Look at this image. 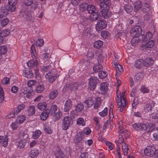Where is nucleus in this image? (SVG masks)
<instances>
[{"mask_svg": "<svg viewBox=\"0 0 158 158\" xmlns=\"http://www.w3.org/2000/svg\"><path fill=\"white\" fill-rule=\"evenodd\" d=\"M119 85H118L116 87V96L115 98L116 101L118 103V108L120 112H122L126 108L127 104V101L125 99L126 95L125 92H122L121 93L120 92H118Z\"/></svg>", "mask_w": 158, "mask_h": 158, "instance_id": "obj_1", "label": "nucleus"}, {"mask_svg": "<svg viewBox=\"0 0 158 158\" xmlns=\"http://www.w3.org/2000/svg\"><path fill=\"white\" fill-rule=\"evenodd\" d=\"M118 124L119 125V132L122 134L119 135L118 142L121 145L123 143H125L124 141L123 136H124V138L127 139L129 136L130 133L126 128L122 126V122L121 121H119Z\"/></svg>", "mask_w": 158, "mask_h": 158, "instance_id": "obj_2", "label": "nucleus"}, {"mask_svg": "<svg viewBox=\"0 0 158 158\" xmlns=\"http://www.w3.org/2000/svg\"><path fill=\"white\" fill-rule=\"evenodd\" d=\"M31 56L33 59L31 60L27 63V64L28 67L31 68L36 67L37 68L38 62L36 60V56L37 54L36 52L35 46L34 45H32L31 47Z\"/></svg>", "mask_w": 158, "mask_h": 158, "instance_id": "obj_3", "label": "nucleus"}, {"mask_svg": "<svg viewBox=\"0 0 158 158\" xmlns=\"http://www.w3.org/2000/svg\"><path fill=\"white\" fill-rule=\"evenodd\" d=\"M142 30L139 26H136L133 27L131 30V34L132 36L140 37L142 34Z\"/></svg>", "mask_w": 158, "mask_h": 158, "instance_id": "obj_4", "label": "nucleus"}, {"mask_svg": "<svg viewBox=\"0 0 158 158\" xmlns=\"http://www.w3.org/2000/svg\"><path fill=\"white\" fill-rule=\"evenodd\" d=\"M156 150L153 146H148L144 150V154L148 156L152 157L156 153Z\"/></svg>", "mask_w": 158, "mask_h": 158, "instance_id": "obj_5", "label": "nucleus"}, {"mask_svg": "<svg viewBox=\"0 0 158 158\" xmlns=\"http://www.w3.org/2000/svg\"><path fill=\"white\" fill-rule=\"evenodd\" d=\"M72 120L69 116H65L62 120V127L63 129L66 130L72 124Z\"/></svg>", "mask_w": 158, "mask_h": 158, "instance_id": "obj_6", "label": "nucleus"}, {"mask_svg": "<svg viewBox=\"0 0 158 158\" xmlns=\"http://www.w3.org/2000/svg\"><path fill=\"white\" fill-rule=\"evenodd\" d=\"M57 76L56 73L52 70H51V72L49 71L45 75L46 78L48 80L50 83L53 82L56 78Z\"/></svg>", "mask_w": 158, "mask_h": 158, "instance_id": "obj_7", "label": "nucleus"}, {"mask_svg": "<svg viewBox=\"0 0 158 158\" xmlns=\"http://www.w3.org/2000/svg\"><path fill=\"white\" fill-rule=\"evenodd\" d=\"M132 127L137 130H145L147 129L148 125L143 123H139L133 124L132 125Z\"/></svg>", "mask_w": 158, "mask_h": 158, "instance_id": "obj_8", "label": "nucleus"}, {"mask_svg": "<svg viewBox=\"0 0 158 158\" xmlns=\"http://www.w3.org/2000/svg\"><path fill=\"white\" fill-rule=\"evenodd\" d=\"M155 45V42L153 40H150L145 44H142L140 45L142 50L147 49V48H152Z\"/></svg>", "mask_w": 158, "mask_h": 158, "instance_id": "obj_9", "label": "nucleus"}, {"mask_svg": "<svg viewBox=\"0 0 158 158\" xmlns=\"http://www.w3.org/2000/svg\"><path fill=\"white\" fill-rule=\"evenodd\" d=\"M107 23L103 19L99 20L96 25V28L97 31L102 30L106 27Z\"/></svg>", "mask_w": 158, "mask_h": 158, "instance_id": "obj_10", "label": "nucleus"}, {"mask_svg": "<svg viewBox=\"0 0 158 158\" xmlns=\"http://www.w3.org/2000/svg\"><path fill=\"white\" fill-rule=\"evenodd\" d=\"M98 81V80L96 77H92L90 78L89 85L90 90H93L95 89L96 87V84Z\"/></svg>", "mask_w": 158, "mask_h": 158, "instance_id": "obj_11", "label": "nucleus"}, {"mask_svg": "<svg viewBox=\"0 0 158 158\" xmlns=\"http://www.w3.org/2000/svg\"><path fill=\"white\" fill-rule=\"evenodd\" d=\"M8 3L9 6L8 9L9 11L13 12L16 10L15 5L17 3V0H8Z\"/></svg>", "mask_w": 158, "mask_h": 158, "instance_id": "obj_12", "label": "nucleus"}, {"mask_svg": "<svg viewBox=\"0 0 158 158\" xmlns=\"http://www.w3.org/2000/svg\"><path fill=\"white\" fill-rule=\"evenodd\" d=\"M155 103L153 102L146 104L144 107V110L146 111L150 112L152 113V110L154 109Z\"/></svg>", "mask_w": 158, "mask_h": 158, "instance_id": "obj_13", "label": "nucleus"}, {"mask_svg": "<svg viewBox=\"0 0 158 158\" xmlns=\"http://www.w3.org/2000/svg\"><path fill=\"white\" fill-rule=\"evenodd\" d=\"M143 64L145 67L151 66L154 64V60L151 57H148L143 60Z\"/></svg>", "mask_w": 158, "mask_h": 158, "instance_id": "obj_14", "label": "nucleus"}, {"mask_svg": "<svg viewBox=\"0 0 158 158\" xmlns=\"http://www.w3.org/2000/svg\"><path fill=\"white\" fill-rule=\"evenodd\" d=\"M122 154L124 156L128 155L129 151L128 145L126 143H123L121 145Z\"/></svg>", "mask_w": 158, "mask_h": 158, "instance_id": "obj_15", "label": "nucleus"}, {"mask_svg": "<svg viewBox=\"0 0 158 158\" xmlns=\"http://www.w3.org/2000/svg\"><path fill=\"white\" fill-rule=\"evenodd\" d=\"M23 75L26 77L31 78L33 76L32 70L29 68H25L23 70Z\"/></svg>", "mask_w": 158, "mask_h": 158, "instance_id": "obj_16", "label": "nucleus"}, {"mask_svg": "<svg viewBox=\"0 0 158 158\" xmlns=\"http://www.w3.org/2000/svg\"><path fill=\"white\" fill-rule=\"evenodd\" d=\"M108 83L106 82H104L100 85V89L101 93L102 94H105L107 92L108 90Z\"/></svg>", "mask_w": 158, "mask_h": 158, "instance_id": "obj_17", "label": "nucleus"}, {"mask_svg": "<svg viewBox=\"0 0 158 158\" xmlns=\"http://www.w3.org/2000/svg\"><path fill=\"white\" fill-rule=\"evenodd\" d=\"M83 132H78L75 137L74 138V141L76 143H80L83 139Z\"/></svg>", "mask_w": 158, "mask_h": 158, "instance_id": "obj_18", "label": "nucleus"}, {"mask_svg": "<svg viewBox=\"0 0 158 158\" xmlns=\"http://www.w3.org/2000/svg\"><path fill=\"white\" fill-rule=\"evenodd\" d=\"M72 101L70 99H67L64 105V110L65 112H67L72 107Z\"/></svg>", "mask_w": 158, "mask_h": 158, "instance_id": "obj_19", "label": "nucleus"}, {"mask_svg": "<svg viewBox=\"0 0 158 158\" xmlns=\"http://www.w3.org/2000/svg\"><path fill=\"white\" fill-rule=\"evenodd\" d=\"M50 112V110L49 109H46L42 111L40 115V118L42 120H45L48 116Z\"/></svg>", "mask_w": 158, "mask_h": 158, "instance_id": "obj_20", "label": "nucleus"}, {"mask_svg": "<svg viewBox=\"0 0 158 158\" xmlns=\"http://www.w3.org/2000/svg\"><path fill=\"white\" fill-rule=\"evenodd\" d=\"M8 139L6 136H0V143H2L3 146L6 147L8 145Z\"/></svg>", "mask_w": 158, "mask_h": 158, "instance_id": "obj_21", "label": "nucleus"}, {"mask_svg": "<svg viewBox=\"0 0 158 158\" xmlns=\"http://www.w3.org/2000/svg\"><path fill=\"white\" fill-rule=\"evenodd\" d=\"M102 17L105 19H107L111 16V12L106 9H103L101 11Z\"/></svg>", "mask_w": 158, "mask_h": 158, "instance_id": "obj_22", "label": "nucleus"}, {"mask_svg": "<svg viewBox=\"0 0 158 158\" xmlns=\"http://www.w3.org/2000/svg\"><path fill=\"white\" fill-rule=\"evenodd\" d=\"M152 36V33L150 32H147L145 35H141L140 36L141 40L143 41H146L150 39Z\"/></svg>", "mask_w": 158, "mask_h": 158, "instance_id": "obj_23", "label": "nucleus"}, {"mask_svg": "<svg viewBox=\"0 0 158 158\" xmlns=\"http://www.w3.org/2000/svg\"><path fill=\"white\" fill-rule=\"evenodd\" d=\"M99 1L100 6L102 8L106 7L110 3V0H99Z\"/></svg>", "mask_w": 158, "mask_h": 158, "instance_id": "obj_24", "label": "nucleus"}, {"mask_svg": "<svg viewBox=\"0 0 158 158\" xmlns=\"http://www.w3.org/2000/svg\"><path fill=\"white\" fill-rule=\"evenodd\" d=\"M113 64L116 69L117 74H120L123 71L122 66L119 64L117 63Z\"/></svg>", "mask_w": 158, "mask_h": 158, "instance_id": "obj_25", "label": "nucleus"}, {"mask_svg": "<svg viewBox=\"0 0 158 158\" xmlns=\"http://www.w3.org/2000/svg\"><path fill=\"white\" fill-rule=\"evenodd\" d=\"M54 154L57 158H64L65 156L64 153H63L59 148L55 151Z\"/></svg>", "mask_w": 158, "mask_h": 158, "instance_id": "obj_26", "label": "nucleus"}, {"mask_svg": "<svg viewBox=\"0 0 158 158\" xmlns=\"http://www.w3.org/2000/svg\"><path fill=\"white\" fill-rule=\"evenodd\" d=\"M35 106L34 105L30 106L27 110V114L30 116H31L35 113Z\"/></svg>", "mask_w": 158, "mask_h": 158, "instance_id": "obj_27", "label": "nucleus"}, {"mask_svg": "<svg viewBox=\"0 0 158 158\" xmlns=\"http://www.w3.org/2000/svg\"><path fill=\"white\" fill-rule=\"evenodd\" d=\"M39 153V151L37 148H34L31 151L29 156L33 158L37 156Z\"/></svg>", "mask_w": 158, "mask_h": 158, "instance_id": "obj_28", "label": "nucleus"}, {"mask_svg": "<svg viewBox=\"0 0 158 158\" xmlns=\"http://www.w3.org/2000/svg\"><path fill=\"white\" fill-rule=\"evenodd\" d=\"M133 38L131 41V44L132 46H135L137 45V44L141 40V38L140 37L133 36Z\"/></svg>", "mask_w": 158, "mask_h": 158, "instance_id": "obj_29", "label": "nucleus"}, {"mask_svg": "<svg viewBox=\"0 0 158 158\" xmlns=\"http://www.w3.org/2000/svg\"><path fill=\"white\" fill-rule=\"evenodd\" d=\"M84 103L86 105L87 108H90L94 104L93 99L91 97L87 99L86 100Z\"/></svg>", "mask_w": 158, "mask_h": 158, "instance_id": "obj_30", "label": "nucleus"}, {"mask_svg": "<svg viewBox=\"0 0 158 158\" xmlns=\"http://www.w3.org/2000/svg\"><path fill=\"white\" fill-rule=\"evenodd\" d=\"M37 106L39 110H42L46 108L47 106V104L46 102H40L38 103Z\"/></svg>", "mask_w": 158, "mask_h": 158, "instance_id": "obj_31", "label": "nucleus"}, {"mask_svg": "<svg viewBox=\"0 0 158 158\" xmlns=\"http://www.w3.org/2000/svg\"><path fill=\"white\" fill-rule=\"evenodd\" d=\"M58 91L57 90H54L52 91L49 94V97L50 99L55 98L58 95Z\"/></svg>", "mask_w": 158, "mask_h": 158, "instance_id": "obj_32", "label": "nucleus"}, {"mask_svg": "<svg viewBox=\"0 0 158 158\" xmlns=\"http://www.w3.org/2000/svg\"><path fill=\"white\" fill-rule=\"evenodd\" d=\"M26 118V117L25 115H19L18 117L16 122L19 124H21L24 122Z\"/></svg>", "mask_w": 158, "mask_h": 158, "instance_id": "obj_33", "label": "nucleus"}, {"mask_svg": "<svg viewBox=\"0 0 158 158\" xmlns=\"http://www.w3.org/2000/svg\"><path fill=\"white\" fill-rule=\"evenodd\" d=\"M102 69V66L101 64H98L94 65L93 67V71L94 72H99Z\"/></svg>", "mask_w": 158, "mask_h": 158, "instance_id": "obj_34", "label": "nucleus"}, {"mask_svg": "<svg viewBox=\"0 0 158 158\" xmlns=\"http://www.w3.org/2000/svg\"><path fill=\"white\" fill-rule=\"evenodd\" d=\"M3 15H0V21H1V24L2 27H4L7 25L9 22V20L7 18L3 19L1 20V19L2 18Z\"/></svg>", "mask_w": 158, "mask_h": 158, "instance_id": "obj_35", "label": "nucleus"}, {"mask_svg": "<svg viewBox=\"0 0 158 158\" xmlns=\"http://www.w3.org/2000/svg\"><path fill=\"white\" fill-rule=\"evenodd\" d=\"M143 60L139 59L135 61L134 63V66L138 69H140L142 66Z\"/></svg>", "mask_w": 158, "mask_h": 158, "instance_id": "obj_36", "label": "nucleus"}, {"mask_svg": "<svg viewBox=\"0 0 158 158\" xmlns=\"http://www.w3.org/2000/svg\"><path fill=\"white\" fill-rule=\"evenodd\" d=\"M103 44V42L102 41L98 40L95 41L93 44L94 47L96 48H100Z\"/></svg>", "mask_w": 158, "mask_h": 158, "instance_id": "obj_37", "label": "nucleus"}, {"mask_svg": "<svg viewBox=\"0 0 158 158\" xmlns=\"http://www.w3.org/2000/svg\"><path fill=\"white\" fill-rule=\"evenodd\" d=\"M134 10L135 11L138 10L141 8V2L138 1L134 3Z\"/></svg>", "mask_w": 158, "mask_h": 158, "instance_id": "obj_38", "label": "nucleus"}, {"mask_svg": "<svg viewBox=\"0 0 158 158\" xmlns=\"http://www.w3.org/2000/svg\"><path fill=\"white\" fill-rule=\"evenodd\" d=\"M77 124L79 125L84 126L85 125V122L82 118H79L77 119Z\"/></svg>", "mask_w": 158, "mask_h": 158, "instance_id": "obj_39", "label": "nucleus"}, {"mask_svg": "<svg viewBox=\"0 0 158 158\" xmlns=\"http://www.w3.org/2000/svg\"><path fill=\"white\" fill-rule=\"evenodd\" d=\"M84 106L81 103H78L75 106V110L77 112H81Z\"/></svg>", "mask_w": 158, "mask_h": 158, "instance_id": "obj_40", "label": "nucleus"}, {"mask_svg": "<svg viewBox=\"0 0 158 158\" xmlns=\"http://www.w3.org/2000/svg\"><path fill=\"white\" fill-rule=\"evenodd\" d=\"M95 10L94 6L91 4H89L87 6V10L88 12L90 14L94 12Z\"/></svg>", "mask_w": 158, "mask_h": 158, "instance_id": "obj_41", "label": "nucleus"}, {"mask_svg": "<svg viewBox=\"0 0 158 158\" xmlns=\"http://www.w3.org/2000/svg\"><path fill=\"white\" fill-rule=\"evenodd\" d=\"M101 103V99L100 98H97L95 100V102L94 104V108L95 109L98 108Z\"/></svg>", "mask_w": 158, "mask_h": 158, "instance_id": "obj_42", "label": "nucleus"}, {"mask_svg": "<svg viewBox=\"0 0 158 158\" xmlns=\"http://www.w3.org/2000/svg\"><path fill=\"white\" fill-rule=\"evenodd\" d=\"M98 17L99 15L98 13L95 11L91 13L90 16L91 19L93 20H97L98 18Z\"/></svg>", "mask_w": 158, "mask_h": 158, "instance_id": "obj_43", "label": "nucleus"}, {"mask_svg": "<svg viewBox=\"0 0 158 158\" xmlns=\"http://www.w3.org/2000/svg\"><path fill=\"white\" fill-rule=\"evenodd\" d=\"M10 33L8 29H5L1 32L0 36L3 38V37H5L8 35Z\"/></svg>", "mask_w": 158, "mask_h": 158, "instance_id": "obj_44", "label": "nucleus"}, {"mask_svg": "<svg viewBox=\"0 0 158 158\" xmlns=\"http://www.w3.org/2000/svg\"><path fill=\"white\" fill-rule=\"evenodd\" d=\"M41 132L39 130L35 131L33 133L32 137L34 139L38 138L40 135Z\"/></svg>", "mask_w": 158, "mask_h": 158, "instance_id": "obj_45", "label": "nucleus"}, {"mask_svg": "<svg viewBox=\"0 0 158 158\" xmlns=\"http://www.w3.org/2000/svg\"><path fill=\"white\" fill-rule=\"evenodd\" d=\"M98 76L101 79L106 78L107 75V73L105 71H102L98 73Z\"/></svg>", "mask_w": 158, "mask_h": 158, "instance_id": "obj_46", "label": "nucleus"}, {"mask_svg": "<svg viewBox=\"0 0 158 158\" xmlns=\"http://www.w3.org/2000/svg\"><path fill=\"white\" fill-rule=\"evenodd\" d=\"M26 141L25 140H21L18 144V147L19 148H22L24 147L26 144Z\"/></svg>", "mask_w": 158, "mask_h": 158, "instance_id": "obj_47", "label": "nucleus"}, {"mask_svg": "<svg viewBox=\"0 0 158 158\" xmlns=\"http://www.w3.org/2000/svg\"><path fill=\"white\" fill-rule=\"evenodd\" d=\"M44 89V87L43 85H40L37 87L36 91L37 93H40L43 92Z\"/></svg>", "mask_w": 158, "mask_h": 158, "instance_id": "obj_48", "label": "nucleus"}, {"mask_svg": "<svg viewBox=\"0 0 158 158\" xmlns=\"http://www.w3.org/2000/svg\"><path fill=\"white\" fill-rule=\"evenodd\" d=\"M105 143L110 150H112L114 147V145L113 144L109 141H106Z\"/></svg>", "mask_w": 158, "mask_h": 158, "instance_id": "obj_49", "label": "nucleus"}, {"mask_svg": "<svg viewBox=\"0 0 158 158\" xmlns=\"http://www.w3.org/2000/svg\"><path fill=\"white\" fill-rule=\"evenodd\" d=\"M44 41L43 39H38L36 42V45L39 47L42 46L44 44Z\"/></svg>", "mask_w": 158, "mask_h": 158, "instance_id": "obj_50", "label": "nucleus"}, {"mask_svg": "<svg viewBox=\"0 0 158 158\" xmlns=\"http://www.w3.org/2000/svg\"><path fill=\"white\" fill-rule=\"evenodd\" d=\"M107 107H105L102 111L99 112V115L102 117L106 116L107 114Z\"/></svg>", "mask_w": 158, "mask_h": 158, "instance_id": "obj_51", "label": "nucleus"}, {"mask_svg": "<svg viewBox=\"0 0 158 158\" xmlns=\"http://www.w3.org/2000/svg\"><path fill=\"white\" fill-rule=\"evenodd\" d=\"M124 8L126 12L130 13L133 10V7L129 5H126L124 6Z\"/></svg>", "mask_w": 158, "mask_h": 158, "instance_id": "obj_52", "label": "nucleus"}, {"mask_svg": "<svg viewBox=\"0 0 158 158\" xmlns=\"http://www.w3.org/2000/svg\"><path fill=\"white\" fill-rule=\"evenodd\" d=\"M4 95L2 88H0V103L3 102L4 100Z\"/></svg>", "mask_w": 158, "mask_h": 158, "instance_id": "obj_53", "label": "nucleus"}, {"mask_svg": "<svg viewBox=\"0 0 158 158\" xmlns=\"http://www.w3.org/2000/svg\"><path fill=\"white\" fill-rule=\"evenodd\" d=\"M142 79V75L141 73L137 74L135 76L134 79L137 82L141 81Z\"/></svg>", "mask_w": 158, "mask_h": 158, "instance_id": "obj_54", "label": "nucleus"}, {"mask_svg": "<svg viewBox=\"0 0 158 158\" xmlns=\"http://www.w3.org/2000/svg\"><path fill=\"white\" fill-rule=\"evenodd\" d=\"M7 52V48L6 47L4 46H2L0 47V54H4L6 53Z\"/></svg>", "mask_w": 158, "mask_h": 158, "instance_id": "obj_55", "label": "nucleus"}, {"mask_svg": "<svg viewBox=\"0 0 158 158\" xmlns=\"http://www.w3.org/2000/svg\"><path fill=\"white\" fill-rule=\"evenodd\" d=\"M101 35L104 38L106 39L109 36L110 34L107 31H103L101 32Z\"/></svg>", "mask_w": 158, "mask_h": 158, "instance_id": "obj_56", "label": "nucleus"}, {"mask_svg": "<svg viewBox=\"0 0 158 158\" xmlns=\"http://www.w3.org/2000/svg\"><path fill=\"white\" fill-rule=\"evenodd\" d=\"M25 106V105L24 104H21L19 105L17 108V110L16 111V114H18L21 110L23 109Z\"/></svg>", "mask_w": 158, "mask_h": 158, "instance_id": "obj_57", "label": "nucleus"}, {"mask_svg": "<svg viewBox=\"0 0 158 158\" xmlns=\"http://www.w3.org/2000/svg\"><path fill=\"white\" fill-rule=\"evenodd\" d=\"M34 70L36 79L38 80H40L41 79V76L39 73V69H36Z\"/></svg>", "mask_w": 158, "mask_h": 158, "instance_id": "obj_58", "label": "nucleus"}, {"mask_svg": "<svg viewBox=\"0 0 158 158\" xmlns=\"http://www.w3.org/2000/svg\"><path fill=\"white\" fill-rule=\"evenodd\" d=\"M44 130L45 132L48 134H51L52 133V129L48 126H45Z\"/></svg>", "mask_w": 158, "mask_h": 158, "instance_id": "obj_59", "label": "nucleus"}, {"mask_svg": "<svg viewBox=\"0 0 158 158\" xmlns=\"http://www.w3.org/2000/svg\"><path fill=\"white\" fill-rule=\"evenodd\" d=\"M140 91L143 93H148L149 92V90L148 88L142 86L140 89Z\"/></svg>", "mask_w": 158, "mask_h": 158, "instance_id": "obj_60", "label": "nucleus"}, {"mask_svg": "<svg viewBox=\"0 0 158 158\" xmlns=\"http://www.w3.org/2000/svg\"><path fill=\"white\" fill-rule=\"evenodd\" d=\"M138 99L137 97H135L134 98L132 105L133 108H135V106L138 103Z\"/></svg>", "mask_w": 158, "mask_h": 158, "instance_id": "obj_61", "label": "nucleus"}, {"mask_svg": "<svg viewBox=\"0 0 158 158\" xmlns=\"http://www.w3.org/2000/svg\"><path fill=\"white\" fill-rule=\"evenodd\" d=\"M116 152L119 158H122L121 155V153L120 152V148L119 145L117 146L116 148Z\"/></svg>", "mask_w": 158, "mask_h": 158, "instance_id": "obj_62", "label": "nucleus"}, {"mask_svg": "<svg viewBox=\"0 0 158 158\" xmlns=\"http://www.w3.org/2000/svg\"><path fill=\"white\" fill-rule=\"evenodd\" d=\"M142 10L143 12H146L148 11L149 10V6L147 4H145L144 6H142Z\"/></svg>", "mask_w": 158, "mask_h": 158, "instance_id": "obj_63", "label": "nucleus"}, {"mask_svg": "<svg viewBox=\"0 0 158 158\" xmlns=\"http://www.w3.org/2000/svg\"><path fill=\"white\" fill-rule=\"evenodd\" d=\"M88 154L87 152L82 153L79 157V158H87L88 156Z\"/></svg>", "mask_w": 158, "mask_h": 158, "instance_id": "obj_64", "label": "nucleus"}]
</instances>
